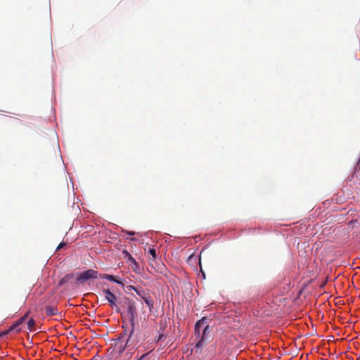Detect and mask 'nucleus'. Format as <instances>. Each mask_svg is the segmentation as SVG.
Wrapping results in <instances>:
<instances>
[{"instance_id":"423d86ee","label":"nucleus","mask_w":360,"mask_h":360,"mask_svg":"<svg viewBox=\"0 0 360 360\" xmlns=\"http://www.w3.org/2000/svg\"><path fill=\"white\" fill-rule=\"evenodd\" d=\"M122 255L124 256V258L126 259L127 262L129 263V264L131 266L132 269L136 271L139 265L138 263L136 262L135 259L133 258L130 253L125 250L122 251Z\"/></svg>"},{"instance_id":"9b49d317","label":"nucleus","mask_w":360,"mask_h":360,"mask_svg":"<svg viewBox=\"0 0 360 360\" xmlns=\"http://www.w3.org/2000/svg\"><path fill=\"white\" fill-rule=\"evenodd\" d=\"M45 311L47 316H53L57 314L58 313L57 308L51 306H46L45 308Z\"/></svg>"},{"instance_id":"f257e3e1","label":"nucleus","mask_w":360,"mask_h":360,"mask_svg":"<svg viewBox=\"0 0 360 360\" xmlns=\"http://www.w3.org/2000/svg\"><path fill=\"white\" fill-rule=\"evenodd\" d=\"M134 323H131V329L127 339L124 347L134 349L139 343L138 334L134 331Z\"/></svg>"},{"instance_id":"4468645a","label":"nucleus","mask_w":360,"mask_h":360,"mask_svg":"<svg viewBox=\"0 0 360 360\" xmlns=\"http://www.w3.org/2000/svg\"><path fill=\"white\" fill-rule=\"evenodd\" d=\"M35 321L33 319H30L27 322V328L30 330H34Z\"/></svg>"},{"instance_id":"2eb2a0df","label":"nucleus","mask_w":360,"mask_h":360,"mask_svg":"<svg viewBox=\"0 0 360 360\" xmlns=\"http://www.w3.org/2000/svg\"><path fill=\"white\" fill-rule=\"evenodd\" d=\"M66 245V243L65 242H61L58 246L57 247V250H59L60 249H62L63 248H64L65 246Z\"/></svg>"},{"instance_id":"6ab92c4d","label":"nucleus","mask_w":360,"mask_h":360,"mask_svg":"<svg viewBox=\"0 0 360 360\" xmlns=\"http://www.w3.org/2000/svg\"><path fill=\"white\" fill-rule=\"evenodd\" d=\"M131 240L135 241V240H136V239L135 238H131Z\"/></svg>"},{"instance_id":"f3484780","label":"nucleus","mask_w":360,"mask_h":360,"mask_svg":"<svg viewBox=\"0 0 360 360\" xmlns=\"http://www.w3.org/2000/svg\"><path fill=\"white\" fill-rule=\"evenodd\" d=\"M148 353H146L143 354L138 360H144V359L146 357Z\"/></svg>"},{"instance_id":"f03ea898","label":"nucleus","mask_w":360,"mask_h":360,"mask_svg":"<svg viewBox=\"0 0 360 360\" xmlns=\"http://www.w3.org/2000/svg\"><path fill=\"white\" fill-rule=\"evenodd\" d=\"M97 278L98 271L93 269H88L77 274V281L81 283L86 281L89 279Z\"/></svg>"},{"instance_id":"a211bd4d","label":"nucleus","mask_w":360,"mask_h":360,"mask_svg":"<svg viewBox=\"0 0 360 360\" xmlns=\"http://www.w3.org/2000/svg\"><path fill=\"white\" fill-rule=\"evenodd\" d=\"M127 233L129 235H134L135 233L134 231H127Z\"/></svg>"},{"instance_id":"1a4fd4ad","label":"nucleus","mask_w":360,"mask_h":360,"mask_svg":"<svg viewBox=\"0 0 360 360\" xmlns=\"http://www.w3.org/2000/svg\"><path fill=\"white\" fill-rule=\"evenodd\" d=\"M28 314H29V311L27 312L22 317H21L18 321H17L14 324H13L11 327H10V330H20V329H18V326L22 323H23L26 319L27 318L28 316Z\"/></svg>"},{"instance_id":"7ed1b4c3","label":"nucleus","mask_w":360,"mask_h":360,"mask_svg":"<svg viewBox=\"0 0 360 360\" xmlns=\"http://www.w3.org/2000/svg\"><path fill=\"white\" fill-rule=\"evenodd\" d=\"M210 332L211 329L209 326V325L207 323L206 326H205V328L203 329V331L202 332V335L198 340V342L196 344V347L198 348L202 347L208 341L210 337Z\"/></svg>"},{"instance_id":"39448f33","label":"nucleus","mask_w":360,"mask_h":360,"mask_svg":"<svg viewBox=\"0 0 360 360\" xmlns=\"http://www.w3.org/2000/svg\"><path fill=\"white\" fill-rule=\"evenodd\" d=\"M103 293L105 295V300L108 302L109 304L112 307H116L117 297L109 289H103Z\"/></svg>"},{"instance_id":"f8f14e48","label":"nucleus","mask_w":360,"mask_h":360,"mask_svg":"<svg viewBox=\"0 0 360 360\" xmlns=\"http://www.w3.org/2000/svg\"><path fill=\"white\" fill-rule=\"evenodd\" d=\"M148 253L151 256V258H149V261L155 262L158 258L155 249L154 248H150Z\"/></svg>"},{"instance_id":"ddd939ff","label":"nucleus","mask_w":360,"mask_h":360,"mask_svg":"<svg viewBox=\"0 0 360 360\" xmlns=\"http://www.w3.org/2000/svg\"><path fill=\"white\" fill-rule=\"evenodd\" d=\"M72 277V276H71L70 274H66L63 278H62L60 279V281H59V285L60 286H62L63 285H64L65 283H67L70 278H71Z\"/></svg>"},{"instance_id":"dca6fc26","label":"nucleus","mask_w":360,"mask_h":360,"mask_svg":"<svg viewBox=\"0 0 360 360\" xmlns=\"http://www.w3.org/2000/svg\"><path fill=\"white\" fill-rule=\"evenodd\" d=\"M165 335H163V334H160V335L158 336V339H157V340H156V341H157V342H159V341H160V340H165Z\"/></svg>"},{"instance_id":"20e7f679","label":"nucleus","mask_w":360,"mask_h":360,"mask_svg":"<svg viewBox=\"0 0 360 360\" xmlns=\"http://www.w3.org/2000/svg\"><path fill=\"white\" fill-rule=\"evenodd\" d=\"M207 323V319L205 317L202 318L200 320L198 321L195 325V335L197 339L200 338L202 335V332Z\"/></svg>"},{"instance_id":"6e6552de","label":"nucleus","mask_w":360,"mask_h":360,"mask_svg":"<svg viewBox=\"0 0 360 360\" xmlns=\"http://www.w3.org/2000/svg\"><path fill=\"white\" fill-rule=\"evenodd\" d=\"M135 291L144 300L150 310H151V309L153 308V303L150 297L143 290L135 289Z\"/></svg>"},{"instance_id":"9d476101","label":"nucleus","mask_w":360,"mask_h":360,"mask_svg":"<svg viewBox=\"0 0 360 360\" xmlns=\"http://www.w3.org/2000/svg\"><path fill=\"white\" fill-rule=\"evenodd\" d=\"M100 278H105V279H107L108 281H112V282H115L118 284H122V281H119V280H117L114 276H112V275H109V274H103L102 275L100 276Z\"/></svg>"},{"instance_id":"0eeeda50","label":"nucleus","mask_w":360,"mask_h":360,"mask_svg":"<svg viewBox=\"0 0 360 360\" xmlns=\"http://www.w3.org/2000/svg\"><path fill=\"white\" fill-rule=\"evenodd\" d=\"M127 305V312L130 316V319L131 321V323H134L133 321L136 316V307L135 303L133 301L128 300L126 302Z\"/></svg>"}]
</instances>
